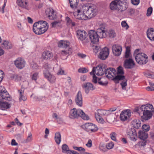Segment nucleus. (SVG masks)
Here are the masks:
<instances>
[{
  "label": "nucleus",
  "mask_w": 154,
  "mask_h": 154,
  "mask_svg": "<svg viewBox=\"0 0 154 154\" xmlns=\"http://www.w3.org/2000/svg\"><path fill=\"white\" fill-rule=\"evenodd\" d=\"M73 148L74 149L78 150L79 151L85 152V149L82 147H77L73 146Z\"/></svg>",
  "instance_id": "49530a36"
},
{
  "label": "nucleus",
  "mask_w": 154,
  "mask_h": 154,
  "mask_svg": "<svg viewBox=\"0 0 154 154\" xmlns=\"http://www.w3.org/2000/svg\"><path fill=\"white\" fill-rule=\"evenodd\" d=\"M17 3L20 7L27 9L28 7V1L26 0H17Z\"/></svg>",
  "instance_id": "393cba45"
},
{
  "label": "nucleus",
  "mask_w": 154,
  "mask_h": 154,
  "mask_svg": "<svg viewBox=\"0 0 154 154\" xmlns=\"http://www.w3.org/2000/svg\"><path fill=\"white\" fill-rule=\"evenodd\" d=\"M92 44H97L99 42V39H90Z\"/></svg>",
  "instance_id": "bf43d9fd"
},
{
  "label": "nucleus",
  "mask_w": 154,
  "mask_h": 154,
  "mask_svg": "<svg viewBox=\"0 0 154 154\" xmlns=\"http://www.w3.org/2000/svg\"><path fill=\"white\" fill-rule=\"evenodd\" d=\"M98 112L97 114V116H102L107 115V112L108 111L106 110L98 109L97 110Z\"/></svg>",
  "instance_id": "58836bf2"
},
{
  "label": "nucleus",
  "mask_w": 154,
  "mask_h": 154,
  "mask_svg": "<svg viewBox=\"0 0 154 154\" xmlns=\"http://www.w3.org/2000/svg\"><path fill=\"white\" fill-rule=\"evenodd\" d=\"M72 49L71 48H69L68 50L62 51V53L65 55L67 54H70L72 53Z\"/></svg>",
  "instance_id": "de8ad7c7"
},
{
  "label": "nucleus",
  "mask_w": 154,
  "mask_h": 154,
  "mask_svg": "<svg viewBox=\"0 0 154 154\" xmlns=\"http://www.w3.org/2000/svg\"><path fill=\"white\" fill-rule=\"evenodd\" d=\"M2 46L3 48L7 49H11L12 48L11 44L9 42L6 40L4 41L3 42Z\"/></svg>",
  "instance_id": "f704fd0d"
},
{
  "label": "nucleus",
  "mask_w": 154,
  "mask_h": 154,
  "mask_svg": "<svg viewBox=\"0 0 154 154\" xmlns=\"http://www.w3.org/2000/svg\"><path fill=\"white\" fill-rule=\"evenodd\" d=\"M54 140L57 145L60 144L61 140V134L60 132H58L55 133L54 136Z\"/></svg>",
  "instance_id": "2f4dec72"
},
{
  "label": "nucleus",
  "mask_w": 154,
  "mask_h": 154,
  "mask_svg": "<svg viewBox=\"0 0 154 154\" xmlns=\"http://www.w3.org/2000/svg\"><path fill=\"white\" fill-rule=\"evenodd\" d=\"M83 12L85 14L88 19H90L94 17L97 14L96 7L91 4L85 5L83 7Z\"/></svg>",
  "instance_id": "20e7f679"
},
{
  "label": "nucleus",
  "mask_w": 154,
  "mask_h": 154,
  "mask_svg": "<svg viewBox=\"0 0 154 154\" xmlns=\"http://www.w3.org/2000/svg\"><path fill=\"white\" fill-rule=\"evenodd\" d=\"M69 154H80V153L78 152L77 151L73 150H70L69 151Z\"/></svg>",
  "instance_id": "774afa93"
},
{
  "label": "nucleus",
  "mask_w": 154,
  "mask_h": 154,
  "mask_svg": "<svg viewBox=\"0 0 154 154\" xmlns=\"http://www.w3.org/2000/svg\"><path fill=\"white\" fill-rule=\"evenodd\" d=\"M92 47H93V49L94 52L95 53V54H96L98 51L99 50L100 48V47L96 45H93Z\"/></svg>",
  "instance_id": "603ef678"
},
{
  "label": "nucleus",
  "mask_w": 154,
  "mask_h": 154,
  "mask_svg": "<svg viewBox=\"0 0 154 154\" xmlns=\"http://www.w3.org/2000/svg\"><path fill=\"white\" fill-rule=\"evenodd\" d=\"M153 107L152 105L147 104L142 105L140 107H136L134 111L139 114L143 112V116H141L142 119L145 120H148L151 119L152 116L151 112L148 109L151 110Z\"/></svg>",
  "instance_id": "f257e3e1"
},
{
  "label": "nucleus",
  "mask_w": 154,
  "mask_h": 154,
  "mask_svg": "<svg viewBox=\"0 0 154 154\" xmlns=\"http://www.w3.org/2000/svg\"><path fill=\"white\" fill-rule=\"evenodd\" d=\"M105 30H106V34L107 33L110 38H114L116 36V34L114 31L112 30H111L109 32H107V30L105 28Z\"/></svg>",
  "instance_id": "ea45409f"
},
{
  "label": "nucleus",
  "mask_w": 154,
  "mask_h": 154,
  "mask_svg": "<svg viewBox=\"0 0 154 154\" xmlns=\"http://www.w3.org/2000/svg\"><path fill=\"white\" fill-rule=\"evenodd\" d=\"M11 99L10 95L6 89L0 88V101L5 100L9 101Z\"/></svg>",
  "instance_id": "f8f14e48"
},
{
  "label": "nucleus",
  "mask_w": 154,
  "mask_h": 154,
  "mask_svg": "<svg viewBox=\"0 0 154 154\" xmlns=\"http://www.w3.org/2000/svg\"><path fill=\"white\" fill-rule=\"evenodd\" d=\"M75 100L76 104L79 106H82V97L81 92L79 91L75 97Z\"/></svg>",
  "instance_id": "412c9836"
},
{
  "label": "nucleus",
  "mask_w": 154,
  "mask_h": 154,
  "mask_svg": "<svg viewBox=\"0 0 154 154\" xmlns=\"http://www.w3.org/2000/svg\"><path fill=\"white\" fill-rule=\"evenodd\" d=\"M69 116V117L71 119L78 118L79 117H81L84 120H88L89 119L88 116L82 110L80 109H77L75 108H73L70 110Z\"/></svg>",
  "instance_id": "7ed1b4c3"
},
{
  "label": "nucleus",
  "mask_w": 154,
  "mask_h": 154,
  "mask_svg": "<svg viewBox=\"0 0 154 154\" xmlns=\"http://www.w3.org/2000/svg\"><path fill=\"white\" fill-rule=\"evenodd\" d=\"M95 117L96 120L97 121L100 123L103 124L104 122V121L103 119L102 118L101 116H97V115H95Z\"/></svg>",
  "instance_id": "c03bdc74"
},
{
  "label": "nucleus",
  "mask_w": 154,
  "mask_h": 154,
  "mask_svg": "<svg viewBox=\"0 0 154 154\" xmlns=\"http://www.w3.org/2000/svg\"><path fill=\"white\" fill-rule=\"evenodd\" d=\"M70 7L72 8H75L77 7L79 0H69Z\"/></svg>",
  "instance_id": "72a5a7b5"
},
{
  "label": "nucleus",
  "mask_w": 154,
  "mask_h": 154,
  "mask_svg": "<svg viewBox=\"0 0 154 154\" xmlns=\"http://www.w3.org/2000/svg\"><path fill=\"white\" fill-rule=\"evenodd\" d=\"M114 146V143L113 142H111L108 143L106 146V148L108 149H112Z\"/></svg>",
  "instance_id": "3c124183"
},
{
  "label": "nucleus",
  "mask_w": 154,
  "mask_h": 154,
  "mask_svg": "<svg viewBox=\"0 0 154 154\" xmlns=\"http://www.w3.org/2000/svg\"><path fill=\"white\" fill-rule=\"evenodd\" d=\"M53 54L52 52L48 51H46L43 52L42 54L43 58L45 60H49L52 58Z\"/></svg>",
  "instance_id": "bb28decb"
},
{
  "label": "nucleus",
  "mask_w": 154,
  "mask_h": 154,
  "mask_svg": "<svg viewBox=\"0 0 154 154\" xmlns=\"http://www.w3.org/2000/svg\"><path fill=\"white\" fill-rule=\"evenodd\" d=\"M106 66L104 65H98L96 67V69H97V72L96 73L97 76H101L104 74H105Z\"/></svg>",
  "instance_id": "aec40b11"
},
{
  "label": "nucleus",
  "mask_w": 154,
  "mask_h": 154,
  "mask_svg": "<svg viewBox=\"0 0 154 154\" xmlns=\"http://www.w3.org/2000/svg\"><path fill=\"white\" fill-rule=\"evenodd\" d=\"M131 1L132 4L135 5H138L140 2V0H131Z\"/></svg>",
  "instance_id": "13d9d810"
},
{
  "label": "nucleus",
  "mask_w": 154,
  "mask_h": 154,
  "mask_svg": "<svg viewBox=\"0 0 154 154\" xmlns=\"http://www.w3.org/2000/svg\"><path fill=\"white\" fill-rule=\"evenodd\" d=\"M128 13L130 15L133 14L135 12V10L132 8H129L128 10Z\"/></svg>",
  "instance_id": "6e6d98bb"
},
{
  "label": "nucleus",
  "mask_w": 154,
  "mask_h": 154,
  "mask_svg": "<svg viewBox=\"0 0 154 154\" xmlns=\"http://www.w3.org/2000/svg\"><path fill=\"white\" fill-rule=\"evenodd\" d=\"M124 70L121 66H119L117 68V75L112 79V80L116 84L119 83V81L125 79V76L124 75Z\"/></svg>",
  "instance_id": "39448f33"
},
{
  "label": "nucleus",
  "mask_w": 154,
  "mask_h": 154,
  "mask_svg": "<svg viewBox=\"0 0 154 154\" xmlns=\"http://www.w3.org/2000/svg\"><path fill=\"white\" fill-rule=\"evenodd\" d=\"M121 25L122 27L125 28L126 29H128L129 27L128 25L125 21H123L122 22Z\"/></svg>",
  "instance_id": "864d4df0"
},
{
  "label": "nucleus",
  "mask_w": 154,
  "mask_h": 154,
  "mask_svg": "<svg viewBox=\"0 0 154 154\" xmlns=\"http://www.w3.org/2000/svg\"><path fill=\"white\" fill-rule=\"evenodd\" d=\"M122 82L120 83V85L122 86V88L123 89H125V87L127 85V80L125 78L124 80Z\"/></svg>",
  "instance_id": "a18cd8bd"
},
{
  "label": "nucleus",
  "mask_w": 154,
  "mask_h": 154,
  "mask_svg": "<svg viewBox=\"0 0 154 154\" xmlns=\"http://www.w3.org/2000/svg\"><path fill=\"white\" fill-rule=\"evenodd\" d=\"M109 52V49L107 47H105L101 50L98 57L100 60H105L108 57Z\"/></svg>",
  "instance_id": "9d476101"
},
{
  "label": "nucleus",
  "mask_w": 154,
  "mask_h": 154,
  "mask_svg": "<svg viewBox=\"0 0 154 154\" xmlns=\"http://www.w3.org/2000/svg\"><path fill=\"white\" fill-rule=\"evenodd\" d=\"M97 82L100 85L102 86H106L108 83L107 82H105L103 83L102 81H98Z\"/></svg>",
  "instance_id": "69168bd1"
},
{
  "label": "nucleus",
  "mask_w": 154,
  "mask_h": 154,
  "mask_svg": "<svg viewBox=\"0 0 154 154\" xmlns=\"http://www.w3.org/2000/svg\"><path fill=\"white\" fill-rule=\"evenodd\" d=\"M146 74L148 77L152 79H154V73H148Z\"/></svg>",
  "instance_id": "e2e57ef3"
},
{
  "label": "nucleus",
  "mask_w": 154,
  "mask_h": 154,
  "mask_svg": "<svg viewBox=\"0 0 154 154\" xmlns=\"http://www.w3.org/2000/svg\"><path fill=\"white\" fill-rule=\"evenodd\" d=\"M81 127L85 131L89 133H94L98 129L97 126L92 123H87L82 125Z\"/></svg>",
  "instance_id": "0eeeda50"
},
{
  "label": "nucleus",
  "mask_w": 154,
  "mask_h": 154,
  "mask_svg": "<svg viewBox=\"0 0 154 154\" xmlns=\"http://www.w3.org/2000/svg\"><path fill=\"white\" fill-rule=\"evenodd\" d=\"M105 74L106 77L108 78H114V76H116V69L113 68H108L105 69Z\"/></svg>",
  "instance_id": "6ab92c4d"
},
{
  "label": "nucleus",
  "mask_w": 154,
  "mask_h": 154,
  "mask_svg": "<svg viewBox=\"0 0 154 154\" xmlns=\"http://www.w3.org/2000/svg\"><path fill=\"white\" fill-rule=\"evenodd\" d=\"M119 0H114L112 1L110 4V8L111 10H116L118 11L117 7H118Z\"/></svg>",
  "instance_id": "a878e982"
},
{
  "label": "nucleus",
  "mask_w": 154,
  "mask_h": 154,
  "mask_svg": "<svg viewBox=\"0 0 154 154\" xmlns=\"http://www.w3.org/2000/svg\"><path fill=\"white\" fill-rule=\"evenodd\" d=\"M135 65L134 61L131 58H129L125 60L124 66L125 68L131 69L133 68Z\"/></svg>",
  "instance_id": "a211bd4d"
},
{
  "label": "nucleus",
  "mask_w": 154,
  "mask_h": 154,
  "mask_svg": "<svg viewBox=\"0 0 154 154\" xmlns=\"http://www.w3.org/2000/svg\"><path fill=\"white\" fill-rule=\"evenodd\" d=\"M88 71V70L85 68H80L78 70V72L81 73H85L87 72Z\"/></svg>",
  "instance_id": "09e8293b"
},
{
  "label": "nucleus",
  "mask_w": 154,
  "mask_h": 154,
  "mask_svg": "<svg viewBox=\"0 0 154 154\" xmlns=\"http://www.w3.org/2000/svg\"><path fill=\"white\" fill-rule=\"evenodd\" d=\"M76 18L80 20H85L88 19L85 14H84V13H83L82 11L79 10L77 11Z\"/></svg>",
  "instance_id": "cd10ccee"
},
{
  "label": "nucleus",
  "mask_w": 154,
  "mask_h": 154,
  "mask_svg": "<svg viewBox=\"0 0 154 154\" xmlns=\"http://www.w3.org/2000/svg\"><path fill=\"white\" fill-rule=\"evenodd\" d=\"M58 45L60 48H66L69 47V42L67 40H61L58 42Z\"/></svg>",
  "instance_id": "5701e85b"
},
{
  "label": "nucleus",
  "mask_w": 154,
  "mask_h": 154,
  "mask_svg": "<svg viewBox=\"0 0 154 154\" xmlns=\"http://www.w3.org/2000/svg\"><path fill=\"white\" fill-rule=\"evenodd\" d=\"M26 62L21 58L19 57L15 61L14 64L16 67L19 69H22L25 66Z\"/></svg>",
  "instance_id": "2eb2a0df"
},
{
  "label": "nucleus",
  "mask_w": 154,
  "mask_h": 154,
  "mask_svg": "<svg viewBox=\"0 0 154 154\" xmlns=\"http://www.w3.org/2000/svg\"><path fill=\"white\" fill-rule=\"evenodd\" d=\"M143 131L146 132L148 131L150 129V126L149 125L144 124L142 127Z\"/></svg>",
  "instance_id": "79ce46f5"
},
{
  "label": "nucleus",
  "mask_w": 154,
  "mask_h": 154,
  "mask_svg": "<svg viewBox=\"0 0 154 154\" xmlns=\"http://www.w3.org/2000/svg\"><path fill=\"white\" fill-rule=\"evenodd\" d=\"M127 133L131 140L134 142L136 141L137 136L135 129L132 128L129 129L127 131Z\"/></svg>",
  "instance_id": "ddd939ff"
},
{
  "label": "nucleus",
  "mask_w": 154,
  "mask_h": 154,
  "mask_svg": "<svg viewBox=\"0 0 154 154\" xmlns=\"http://www.w3.org/2000/svg\"><path fill=\"white\" fill-rule=\"evenodd\" d=\"M42 22H40L39 25L38 26L39 29L38 31V35H41L45 32L48 28V24L45 21L41 20Z\"/></svg>",
  "instance_id": "1a4fd4ad"
},
{
  "label": "nucleus",
  "mask_w": 154,
  "mask_h": 154,
  "mask_svg": "<svg viewBox=\"0 0 154 154\" xmlns=\"http://www.w3.org/2000/svg\"><path fill=\"white\" fill-rule=\"evenodd\" d=\"M31 79L32 80L36 81L38 77V73L37 72H34L31 75Z\"/></svg>",
  "instance_id": "a19ab883"
},
{
  "label": "nucleus",
  "mask_w": 154,
  "mask_h": 154,
  "mask_svg": "<svg viewBox=\"0 0 154 154\" xmlns=\"http://www.w3.org/2000/svg\"><path fill=\"white\" fill-rule=\"evenodd\" d=\"M11 104L8 103L5 101H0V108L2 110H5L10 108Z\"/></svg>",
  "instance_id": "c85d7f7f"
},
{
  "label": "nucleus",
  "mask_w": 154,
  "mask_h": 154,
  "mask_svg": "<svg viewBox=\"0 0 154 154\" xmlns=\"http://www.w3.org/2000/svg\"><path fill=\"white\" fill-rule=\"evenodd\" d=\"M97 77L96 76L95 74H94L93 76V79L92 81L95 84L97 83Z\"/></svg>",
  "instance_id": "680f3d73"
},
{
  "label": "nucleus",
  "mask_w": 154,
  "mask_h": 154,
  "mask_svg": "<svg viewBox=\"0 0 154 154\" xmlns=\"http://www.w3.org/2000/svg\"><path fill=\"white\" fill-rule=\"evenodd\" d=\"M135 59L137 62L140 65H144L148 62V57L143 53H140L135 55Z\"/></svg>",
  "instance_id": "423d86ee"
},
{
  "label": "nucleus",
  "mask_w": 154,
  "mask_h": 154,
  "mask_svg": "<svg viewBox=\"0 0 154 154\" xmlns=\"http://www.w3.org/2000/svg\"><path fill=\"white\" fill-rule=\"evenodd\" d=\"M138 138L142 140H146L148 138V134L147 132L140 130L138 132Z\"/></svg>",
  "instance_id": "c756f323"
},
{
  "label": "nucleus",
  "mask_w": 154,
  "mask_h": 154,
  "mask_svg": "<svg viewBox=\"0 0 154 154\" xmlns=\"http://www.w3.org/2000/svg\"><path fill=\"white\" fill-rule=\"evenodd\" d=\"M116 133L114 132H112L110 134L111 139L113 140L116 141Z\"/></svg>",
  "instance_id": "8fccbe9b"
},
{
  "label": "nucleus",
  "mask_w": 154,
  "mask_h": 154,
  "mask_svg": "<svg viewBox=\"0 0 154 154\" xmlns=\"http://www.w3.org/2000/svg\"><path fill=\"white\" fill-rule=\"evenodd\" d=\"M62 152L63 153L68 154L69 151L70 150L69 149L68 146L66 144H63L62 146Z\"/></svg>",
  "instance_id": "e433bc0d"
},
{
  "label": "nucleus",
  "mask_w": 154,
  "mask_h": 154,
  "mask_svg": "<svg viewBox=\"0 0 154 154\" xmlns=\"http://www.w3.org/2000/svg\"><path fill=\"white\" fill-rule=\"evenodd\" d=\"M76 33L78 38H86L88 36V33L84 30H78Z\"/></svg>",
  "instance_id": "4be33fe9"
},
{
  "label": "nucleus",
  "mask_w": 154,
  "mask_h": 154,
  "mask_svg": "<svg viewBox=\"0 0 154 154\" xmlns=\"http://www.w3.org/2000/svg\"><path fill=\"white\" fill-rule=\"evenodd\" d=\"M31 66L33 69H39V66L36 63L33 61L31 63Z\"/></svg>",
  "instance_id": "37998d69"
},
{
  "label": "nucleus",
  "mask_w": 154,
  "mask_h": 154,
  "mask_svg": "<svg viewBox=\"0 0 154 154\" xmlns=\"http://www.w3.org/2000/svg\"><path fill=\"white\" fill-rule=\"evenodd\" d=\"M86 146L88 147H91L92 146V142L91 140H89L87 143L86 144Z\"/></svg>",
  "instance_id": "0e129e2a"
},
{
  "label": "nucleus",
  "mask_w": 154,
  "mask_h": 154,
  "mask_svg": "<svg viewBox=\"0 0 154 154\" xmlns=\"http://www.w3.org/2000/svg\"><path fill=\"white\" fill-rule=\"evenodd\" d=\"M134 122L135 124L133 126L132 128H134V129H138L141 126V122L139 119H135Z\"/></svg>",
  "instance_id": "4c0bfd02"
},
{
  "label": "nucleus",
  "mask_w": 154,
  "mask_h": 154,
  "mask_svg": "<svg viewBox=\"0 0 154 154\" xmlns=\"http://www.w3.org/2000/svg\"><path fill=\"white\" fill-rule=\"evenodd\" d=\"M131 116V110L128 109L122 112L120 115V118L121 121H125L127 120H129L128 118V117L129 118Z\"/></svg>",
  "instance_id": "f3484780"
},
{
  "label": "nucleus",
  "mask_w": 154,
  "mask_h": 154,
  "mask_svg": "<svg viewBox=\"0 0 154 154\" xmlns=\"http://www.w3.org/2000/svg\"><path fill=\"white\" fill-rule=\"evenodd\" d=\"M46 15L50 20H54L57 17L56 13L52 8H49L46 9L45 11Z\"/></svg>",
  "instance_id": "9b49d317"
},
{
  "label": "nucleus",
  "mask_w": 154,
  "mask_h": 154,
  "mask_svg": "<svg viewBox=\"0 0 154 154\" xmlns=\"http://www.w3.org/2000/svg\"><path fill=\"white\" fill-rule=\"evenodd\" d=\"M122 48L121 47L113 46L112 48V51L113 54L116 56H119L121 54Z\"/></svg>",
  "instance_id": "b1692460"
},
{
  "label": "nucleus",
  "mask_w": 154,
  "mask_h": 154,
  "mask_svg": "<svg viewBox=\"0 0 154 154\" xmlns=\"http://www.w3.org/2000/svg\"><path fill=\"white\" fill-rule=\"evenodd\" d=\"M4 75V74L3 71L0 70V83L2 82L3 78Z\"/></svg>",
  "instance_id": "052dcab7"
},
{
  "label": "nucleus",
  "mask_w": 154,
  "mask_h": 154,
  "mask_svg": "<svg viewBox=\"0 0 154 154\" xmlns=\"http://www.w3.org/2000/svg\"><path fill=\"white\" fill-rule=\"evenodd\" d=\"M11 80L17 82L21 80V77L20 75L16 74L11 75L10 76Z\"/></svg>",
  "instance_id": "473e14b6"
},
{
  "label": "nucleus",
  "mask_w": 154,
  "mask_h": 154,
  "mask_svg": "<svg viewBox=\"0 0 154 154\" xmlns=\"http://www.w3.org/2000/svg\"><path fill=\"white\" fill-rule=\"evenodd\" d=\"M152 7H150L148 8L147 11L146 15L147 16H150L152 12Z\"/></svg>",
  "instance_id": "5fc2aeb1"
},
{
  "label": "nucleus",
  "mask_w": 154,
  "mask_h": 154,
  "mask_svg": "<svg viewBox=\"0 0 154 154\" xmlns=\"http://www.w3.org/2000/svg\"><path fill=\"white\" fill-rule=\"evenodd\" d=\"M118 7H117L118 12H122L125 11L128 6L129 2L127 0H119Z\"/></svg>",
  "instance_id": "6e6552de"
},
{
  "label": "nucleus",
  "mask_w": 154,
  "mask_h": 154,
  "mask_svg": "<svg viewBox=\"0 0 154 154\" xmlns=\"http://www.w3.org/2000/svg\"><path fill=\"white\" fill-rule=\"evenodd\" d=\"M146 34L148 38H154V29L152 28L148 29Z\"/></svg>",
  "instance_id": "7c9ffc66"
},
{
  "label": "nucleus",
  "mask_w": 154,
  "mask_h": 154,
  "mask_svg": "<svg viewBox=\"0 0 154 154\" xmlns=\"http://www.w3.org/2000/svg\"><path fill=\"white\" fill-rule=\"evenodd\" d=\"M146 89L148 91H154V87L152 86H148L146 88Z\"/></svg>",
  "instance_id": "338daca9"
},
{
  "label": "nucleus",
  "mask_w": 154,
  "mask_h": 154,
  "mask_svg": "<svg viewBox=\"0 0 154 154\" xmlns=\"http://www.w3.org/2000/svg\"><path fill=\"white\" fill-rule=\"evenodd\" d=\"M43 74L44 77L51 83H53L56 80V78L55 76L51 74L47 70L43 71Z\"/></svg>",
  "instance_id": "4468645a"
},
{
  "label": "nucleus",
  "mask_w": 154,
  "mask_h": 154,
  "mask_svg": "<svg viewBox=\"0 0 154 154\" xmlns=\"http://www.w3.org/2000/svg\"><path fill=\"white\" fill-rule=\"evenodd\" d=\"M82 88L85 89V92L86 94H88L89 91H93L96 89L95 87L89 82L84 83L82 85Z\"/></svg>",
  "instance_id": "dca6fc26"
},
{
  "label": "nucleus",
  "mask_w": 154,
  "mask_h": 154,
  "mask_svg": "<svg viewBox=\"0 0 154 154\" xmlns=\"http://www.w3.org/2000/svg\"><path fill=\"white\" fill-rule=\"evenodd\" d=\"M105 28L101 27L98 28L97 31L91 30L88 32V35L89 38H102L106 36V33Z\"/></svg>",
  "instance_id": "f03ea898"
},
{
  "label": "nucleus",
  "mask_w": 154,
  "mask_h": 154,
  "mask_svg": "<svg viewBox=\"0 0 154 154\" xmlns=\"http://www.w3.org/2000/svg\"><path fill=\"white\" fill-rule=\"evenodd\" d=\"M66 21L67 24L68 25H70L71 23L72 22V20L68 17H66Z\"/></svg>",
  "instance_id": "4d7b16f0"
},
{
  "label": "nucleus",
  "mask_w": 154,
  "mask_h": 154,
  "mask_svg": "<svg viewBox=\"0 0 154 154\" xmlns=\"http://www.w3.org/2000/svg\"><path fill=\"white\" fill-rule=\"evenodd\" d=\"M40 22H42L41 21H39L38 22L35 23L33 25V32L36 34H38V26L39 25Z\"/></svg>",
  "instance_id": "c9c22d12"
}]
</instances>
